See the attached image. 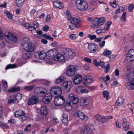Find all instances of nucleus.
<instances>
[{
	"label": "nucleus",
	"mask_w": 134,
	"mask_h": 134,
	"mask_svg": "<svg viewBox=\"0 0 134 134\" xmlns=\"http://www.w3.org/2000/svg\"><path fill=\"white\" fill-rule=\"evenodd\" d=\"M116 1L114 0L113 2H110V5L113 7L115 8L116 7Z\"/></svg>",
	"instance_id": "obj_61"
},
{
	"label": "nucleus",
	"mask_w": 134,
	"mask_h": 134,
	"mask_svg": "<svg viewBox=\"0 0 134 134\" xmlns=\"http://www.w3.org/2000/svg\"><path fill=\"white\" fill-rule=\"evenodd\" d=\"M34 87H35L34 85L31 86H25L24 87L23 89L25 90L30 91L33 90Z\"/></svg>",
	"instance_id": "obj_41"
},
{
	"label": "nucleus",
	"mask_w": 134,
	"mask_h": 134,
	"mask_svg": "<svg viewBox=\"0 0 134 134\" xmlns=\"http://www.w3.org/2000/svg\"><path fill=\"white\" fill-rule=\"evenodd\" d=\"M80 134H88L86 130V127L83 126L80 128Z\"/></svg>",
	"instance_id": "obj_42"
},
{
	"label": "nucleus",
	"mask_w": 134,
	"mask_h": 134,
	"mask_svg": "<svg viewBox=\"0 0 134 134\" xmlns=\"http://www.w3.org/2000/svg\"><path fill=\"white\" fill-rule=\"evenodd\" d=\"M78 91H80V92H79L77 91V93H87L88 92V91L86 89L84 88H82V86H79L78 87L77 89Z\"/></svg>",
	"instance_id": "obj_32"
},
{
	"label": "nucleus",
	"mask_w": 134,
	"mask_h": 134,
	"mask_svg": "<svg viewBox=\"0 0 134 134\" xmlns=\"http://www.w3.org/2000/svg\"><path fill=\"white\" fill-rule=\"evenodd\" d=\"M103 95L104 97H105L107 100H108L109 96V93L107 91H104L103 92Z\"/></svg>",
	"instance_id": "obj_53"
},
{
	"label": "nucleus",
	"mask_w": 134,
	"mask_h": 134,
	"mask_svg": "<svg viewBox=\"0 0 134 134\" xmlns=\"http://www.w3.org/2000/svg\"><path fill=\"white\" fill-rule=\"evenodd\" d=\"M61 120L64 124L66 125H67L68 122V114L66 113H64L61 117Z\"/></svg>",
	"instance_id": "obj_22"
},
{
	"label": "nucleus",
	"mask_w": 134,
	"mask_h": 134,
	"mask_svg": "<svg viewBox=\"0 0 134 134\" xmlns=\"http://www.w3.org/2000/svg\"><path fill=\"white\" fill-rule=\"evenodd\" d=\"M88 134H91L94 130L93 126L91 124H89L85 126Z\"/></svg>",
	"instance_id": "obj_21"
},
{
	"label": "nucleus",
	"mask_w": 134,
	"mask_h": 134,
	"mask_svg": "<svg viewBox=\"0 0 134 134\" xmlns=\"http://www.w3.org/2000/svg\"><path fill=\"white\" fill-rule=\"evenodd\" d=\"M88 37L91 40L95 39L96 37V36L95 35H88Z\"/></svg>",
	"instance_id": "obj_58"
},
{
	"label": "nucleus",
	"mask_w": 134,
	"mask_h": 134,
	"mask_svg": "<svg viewBox=\"0 0 134 134\" xmlns=\"http://www.w3.org/2000/svg\"><path fill=\"white\" fill-rule=\"evenodd\" d=\"M71 103L69 102L67 103L65 106V108L66 110L69 111L72 109V107L71 106Z\"/></svg>",
	"instance_id": "obj_33"
},
{
	"label": "nucleus",
	"mask_w": 134,
	"mask_h": 134,
	"mask_svg": "<svg viewBox=\"0 0 134 134\" xmlns=\"http://www.w3.org/2000/svg\"><path fill=\"white\" fill-rule=\"evenodd\" d=\"M69 58L72 59L75 55V53L73 50L68 49L66 51V54Z\"/></svg>",
	"instance_id": "obj_24"
},
{
	"label": "nucleus",
	"mask_w": 134,
	"mask_h": 134,
	"mask_svg": "<svg viewBox=\"0 0 134 134\" xmlns=\"http://www.w3.org/2000/svg\"><path fill=\"white\" fill-rule=\"evenodd\" d=\"M44 94L42 98V101L45 104H48L51 101L52 96L50 93H45Z\"/></svg>",
	"instance_id": "obj_17"
},
{
	"label": "nucleus",
	"mask_w": 134,
	"mask_h": 134,
	"mask_svg": "<svg viewBox=\"0 0 134 134\" xmlns=\"http://www.w3.org/2000/svg\"><path fill=\"white\" fill-rule=\"evenodd\" d=\"M26 114L21 110H19L14 113V116L16 117H19L22 121H24L26 120Z\"/></svg>",
	"instance_id": "obj_10"
},
{
	"label": "nucleus",
	"mask_w": 134,
	"mask_h": 134,
	"mask_svg": "<svg viewBox=\"0 0 134 134\" xmlns=\"http://www.w3.org/2000/svg\"><path fill=\"white\" fill-rule=\"evenodd\" d=\"M126 87L129 90L134 89V82H127L126 84Z\"/></svg>",
	"instance_id": "obj_28"
},
{
	"label": "nucleus",
	"mask_w": 134,
	"mask_h": 134,
	"mask_svg": "<svg viewBox=\"0 0 134 134\" xmlns=\"http://www.w3.org/2000/svg\"><path fill=\"white\" fill-rule=\"evenodd\" d=\"M134 7V5L133 4H129V10L130 12H131Z\"/></svg>",
	"instance_id": "obj_60"
},
{
	"label": "nucleus",
	"mask_w": 134,
	"mask_h": 134,
	"mask_svg": "<svg viewBox=\"0 0 134 134\" xmlns=\"http://www.w3.org/2000/svg\"><path fill=\"white\" fill-rule=\"evenodd\" d=\"M48 112V110L46 106H42L40 109L41 114L42 116L46 115Z\"/></svg>",
	"instance_id": "obj_23"
},
{
	"label": "nucleus",
	"mask_w": 134,
	"mask_h": 134,
	"mask_svg": "<svg viewBox=\"0 0 134 134\" xmlns=\"http://www.w3.org/2000/svg\"><path fill=\"white\" fill-rule=\"evenodd\" d=\"M65 98L62 96H58L55 97L54 99V103L57 106L62 105L64 103Z\"/></svg>",
	"instance_id": "obj_8"
},
{
	"label": "nucleus",
	"mask_w": 134,
	"mask_h": 134,
	"mask_svg": "<svg viewBox=\"0 0 134 134\" xmlns=\"http://www.w3.org/2000/svg\"><path fill=\"white\" fill-rule=\"evenodd\" d=\"M110 65L109 64H108L106 66L104 67V68H105L104 70V72L107 73L109 71V69H110Z\"/></svg>",
	"instance_id": "obj_48"
},
{
	"label": "nucleus",
	"mask_w": 134,
	"mask_h": 134,
	"mask_svg": "<svg viewBox=\"0 0 134 134\" xmlns=\"http://www.w3.org/2000/svg\"><path fill=\"white\" fill-rule=\"evenodd\" d=\"M60 1H54L53 2V5L54 6L55 8H57L59 9L63 8V6L62 5L61 6H59Z\"/></svg>",
	"instance_id": "obj_35"
},
{
	"label": "nucleus",
	"mask_w": 134,
	"mask_h": 134,
	"mask_svg": "<svg viewBox=\"0 0 134 134\" xmlns=\"http://www.w3.org/2000/svg\"><path fill=\"white\" fill-rule=\"evenodd\" d=\"M88 48L91 53H94L98 49V46L95 44L90 43L88 44Z\"/></svg>",
	"instance_id": "obj_20"
},
{
	"label": "nucleus",
	"mask_w": 134,
	"mask_h": 134,
	"mask_svg": "<svg viewBox=\"0 0 134 134\" xmlns=\"http://www.w3.org/2000/svg\"><path fill=\"white\" fill-rule=\"evenodd\" d=\"M16 101L15 95H11L9 97L8 103L10 104L12 103H15Z\"/></svg>",
	"instance_id": "obj_30"
},
{
	"label": "nucleus",
	"mask_w": 134,
	"mask_h": 134,
	"mask_svg": "<svg viewBox=\"0 0 134 134\" xmlns=\"http://www.w3.org/2000/svg\"><path fill=\"white\" fill-rule=\"evenodd\" d=\"M122 127L124 130L127 131L129 129V126L127 123H122Z\"/></svg>",
	"instance_id": "obj_43"
},
{
	"label": "nucleus",
	"mask_w": 134,
	"mask_h": 134,
	"mask_svg": "<svg viewBox=\"0 0 134 134\" xmlns=\"http://www.w3.org/2000/svg\"><path fill=\"white\" fill-rule=\"evenodd\" d=\"M32 25L33 26V27L35 28V32L36 30V29L38 27L39 23L36 21H34L32 23Z\"/></svg>",
	"instance_id": "obj_46"
},
{
	"label": "nucleus",
	"mask_w": 134,
	"mask_h": 134,
	"mask_svg": "<svg viewBox=\"0 0 134 134\" xmlns=\"http://www.w3.org/2000/svg\"><path fill=\"white\" fill-rule=\"evenodd\" d=\"M42 36L43 37H44L51 41H52L53 40V37L49 35H47L46 34H44L42 35Z\"/></svg>",
	"instance_id": "obj_44"
},
{
	"label": "nucleus",
	"mask_w": 134,
	"mask_h": 134,
	"mask_svg": "<svg viewBox=\"0 0 134 134\" xmlns=\"http://www.w3.org/2000/svg\"><path fill=\"white\" fill-rule=\"evenodd\" d=\"M50 92L51 93L55 95H58V96H61L62 93V90L60 87L58 86L53 87L50 90Z\"/></svg>",
	"instance_id": "obj_13"
},
{
	"label": "nucleus",
	"mask_w": 134,
	"mask_h": 134,
	"mask_svg": "<svg viewBox=\"0 0 134 134\" xmlns=\"http://www.w3.org/2000/svg\"><path fill=\"white\" fill-rule=\"evenodd\" d=\"M8 122L10 124H14L16 122V121L15 119H11L8 121Z\"/></svg>",
	"instance_id": "obj_64"
},
{
	"label": "nucleus",
	"mask_w": 134,
	"mask_h": 134,
	"mask_svg": "<svg viewBox=\"0 0 134 134\" xmlns=\"http://www.w3.org/2000/svg\"><path fill=\"white\" fill-rule=\"evenodd\" d=\"M105 43V41H103L99 44V46L100 47H103L104 46Z\"/></svg>",
	"instance_id": "obj_63"
},
{
	"label": "nucleus",
	"mask_w": 134,
	"mask_h": 134,
	"mask_svg": "<svg viewBox=\"0 0 134 134\" xmlns=\"http://www.w3.org/2000/svg\"><path fill=\"white\" fill-rule=\"evenodd\" d=\"M80 103L82 105L88 104L89 103V101L87 98L81 97L80 98Z\"/></svg>",
	"instance_id": "obj_29"
},
{
	"label": "nucleus",
	"mask_w": 134,
	"mask_h": 134,
	"mask_svg": "<svg viewBox=\"0 0 134 134\" xmlns=\"http://www.w3.org/2000/svg\"><path fill=\"white\" fill-rule=\"evenodd\" d=\"M93 79L91 76H87L84 78V85L89 84L93 81Z\"/></svg>",
	"instance_id": "obj_26"
},
{
	"label": "nucleus",
	"mask_w": 134,
	"mask_h": 134,
	"mask_svg": "<svg viewBox=\"0 0 134 134\" xmlns=\"http://www.w3.org/2000/svg\"><path fill=\"white\" fill-rule=\"evenodd\" d=\"M126 59L128 62H130L134 60V58L133 59L131 57L127 54L126 55Z\"/></svg>",
	"instance_id": "obj_47"
},
{
	"label": "nucleus",
	"mask_w": 134,
	"mask_h": 134,
	"mask_svg": "<svg viewBox=\"0 0 134 134\" xmlns=\"http://www.w3.org/2000/svg\"><path fill=\"white\" fill-rule=\"evenodd\" d=\"M5 39L8 42L12 44H14L17 41L16 37L11 33L6 32L5 34Z\"/></svg>",
	"instance_id": "obj_5"
},
{
	"label": "nucleus",
	"mask_w": 134,
	"mask_h": 134,
	"mask_svg": "<svg viewBox=\"0 0 134 134\" xmlns=\"http://www.w3.org/2000/svg\"><path fill=\"white\" fill-rule=\"evenodd\" d=\"M111 51L109 50L105 51L103 54V55H108L111 54Z\"/></svg>",
	"instance_id": "obj_57"
},
{
	"label": "nucleus",
	"mask_w": 134,
	"mask_h": 134,
	"mask_svg": "<svg viewBox=\"0 0 134 134\" xmlns=\"http://www.w3.org/2000/svg\"><path fill=\"white\" fill-rule=\"evenodd\" d=\"M64 78L63 76H61L55 80V82L56 83H58L62 82L64 81Z\"/></svg>",
	"instance_id": "obj_38"
},
{
	"label": "nucleus",
	"mask_w": 134,
	"mask_h": 134,
	"mask_svg": "<svg viewBox=\"0 0 134 134\" xmlns=\"http://www.w3.org/2000/svg\"><path fill=\"white\" fill-rule=\"evenodd\" d=\"M82 80V76L79 74H77L73 78V82L75 85H78L81 82Z\"/></svg>",
	"instance_id": "obj_18"
},
{
	"label": "nucleus",
	"mask_w": 134,
	"mask_h": 134,
	"mask_svg": "<svg viewBox=\"0 0 134 134\" xmlns=\"http://www.w3.org/2000/svg\"><path fill=\"white\" fill-rule=\"evenodd\" d=\"M102 79L103 80L105 83L107 85V81L109 80L110 79V77L109 75H107L106 76V79L104 77H103L102 78Z\"/></svg>",
	"instance_id": "obj_54"
},
{
	"label": "nucleus",
	"mask_w": 134,
	"mask_h": 134,
	"mask_svg": "<svg viewBox=\"0 0 134 134\" xmlns=\"http://www.w3.org/2000/svg\"><path fill=\"white\" fill-rule=\"evenodd\" d=\"M105 20L106 19L104 18H99L92 25V27L94 28H98L103 25Z\"/></svg>",
	"instance_id": "obj_9"
},
{
	"label": "nucleus",
	"mask_w": 134,
	"mask_h": 134,
	"mask_svg": "<svg viewBox=\"0 0 134 134\" xmlns=\"http://www.w3.org/2000/svg\"><path fill=\"white\" fill-rule=\"evenodd\" d=\"M68 19L75 28H78L81 25L82 23L80 19L78 17H73L70 15L68 10L66 12Z\"/></svg>",
	"instance_id": "obj_2"
},
{
	"label": "nucleus",
	"mask_w": 134,
	"mask_h": 134,
	"mask_svg": "<svg viewBox=\"0 0 134 134\" xmlns=\"http://www.w3.org/2000/svg\"><path fill=\"white\" fill-rule=\"evenodd\" d=\"M21 46L23 49L27 52H32L35 49V46L32 45L31 41L29 39L26 38L22 40Z\"/></svg>",
	"instance_id": "obj_1"
},
{
	"label": "nucleus",
	"mask_w": 134,
	"mask_h": 134,
	"mask_svg": "<svg viewBox=\"0 0 134 134\" xmlns=\"http://www.w3.org/2000/svg\"><path fill=\"white\" fill-rule=\"evenodd\" d=\"M75 72V67L73 65L69 66L67 68L66 75L69 77L73 76Z\"/></svg>",
	"instance_id": "obj_12"
},
{
	"label": "nucleus",
	"mask_w": 134,
	"mask_h": 134,
	"mask_svg": "<svg viewBox=\"0 0 134 134\" xmlns=\"http://www.w3.org/2000/svg\"><path fill=\"white\" fill-rule=\"evenodd\" d=\"M111 23L112 22L111 21L108 22L106 24L104 28L103 29V30L105 31L108 30Z\"/></svg>",
	"instance_id": "obj_36"
},
{
	"label": "nucleus",
	"mask_w": 134,
	"mask_h": 134,
	"mask_svg": "<svg viewBox=\"0 0 134 134\" xmlns=\"http://www.w3.org/2000/svg\"><path fill=\"white\" fill-rule=\"evenodd\" d=\"M59 45V43L56 41H54L51 44V46L53 47H57Z\"/></svg>",
	"instance_id": "obj_59"
},
{
	"label": "nucleus",
	"mask_w": 134,
	"mask_h": 134,
	"mask_svg": "<svg viewBox=\"0 0 134 134\" xmlns=\"http://www.w3.org/2000/svg\"><path fill=\"white\" fill-rule=\"evenodd\" d=\"M73 113L76 115L79 120H86L88 119V117L81 110L78 109V107L76 105L72 110Z\"/></svg>",
	"instance_id": "obj_3"
},
{
	"label": "nucleus",
	"mask_w": 134,
	"mask_h": 134,
	"mask_svg": "<svg viewBox=\"0 0 134 134\" xmlns=\"http://www.w3.org/2000/svg\"><path fill=\"white\" fill-rule=\"evenodd\" d=\"M68 98L70 101L69 102L72 104H76L78 102V98L73 93H70L69 95Z\"/></svg>",
	"instance_id": "obj_15"
},
{
	"label": "nucleus",
	"mask_w": 134,
	"mask_h": 134,
	"mask_svg": "<svg viewBox=\"0 0 134 134\" xmlns=\"http://www.w3.org/2000/svg\"><path fill=\"white\" fill-rule=\"evenodd\" d=\"M2 83L3 85V88L5 90L8 87L7 82L5 80H2Z\"/></svg>",
	"instance_id": "obj_50"
},
{
	"label": "nucleus",
	"mask_w": 134,
	"mask_h": 134,
	"mask_svg": "<svg viewBox=\"0 0 134 134\" xmlns=\"http://www.w3.org/2000/svg\"><path fill=\"white\" fill-rule=\"evenodd\" d=\"M39 101L38 97L37 96H34L31 97L29 99L28 101V104L29 105H33L37 103Z\"/></svg>",
	"instance_id": "obj_16"
},
{
	"label": "nucleus",
	"mask_w": 134,
	"mask_h": 134,
	"mask_svg": "<svg viewBox=\"0 0 134 134\" xmlns=\"http://www.w3.org/2000/svg\"><path fill=\"white\" fill-rule=\"evenodd\" d=\"M105 116L101 115L98 114H96L95 116V119L97 121L103 123H105Z\"/></svg>",
	"instance_id": "obj_25"
},
{
	"label": "nucleus",
	"mask_w": 134,
	"mask_h": 134,
	"mask_svg": "<svg viewBox=\"0 0 134 134\" xmlns=\"http://www.w3.org/2000/svg\"><path fill=\"white\" fill-rule=\"evenodd\" d=\"M46 21L47 23H50L52 21V18L49 15H48L46 18Z\"/></svg>",
	"instance_id": "obj_56"
},
{
	"label": "nucleus",
	"mask_w": 134,
	"mask_h": 134,
	"mask_svg": "<svg viewBox=\"0 0 134 134\" xmlns=\"http://www.w3.org/2000/svg\"><path fill=\"white\" fill-rule=\"evenodd\" d=\"M31 57L30 54L29 53H24L23 54L22 59H29Z\"/></svg>",
	"instance_id": "obj_34"
},
{
	"label": "nucleus",
	"mask_w": 134,
	"mask_h": 134,
	"mask_svg": "<svg viewBox=\"0 0 134 134\" xmlns=\"http://www.w3.org/2000/svg\"><path fill=\"white\" fill-rule=\"evenodd\" d=\"M76 4L78 9L80 11H84L88 7V4L86 1L83 0H76Z\"/></svg>",
	"instance_id": "obj_4"
},
{
	"label": "nucleus",
	"mask_w": 134,
	"mask_h": 134,
	"mask_svg": "<svg viewBox=\"0 0 134 134\" xmlns=\"http://www.w3.org/2000/svg\"><path fill=\"white\" fill-rule=\"evenodd\" d=\"M20 90V88L18 87H12L8 90V92H13L16 91H18Z\"/></svg>",
	"instance_id": "obj_39"
},
{
	"label": "nucleus",
	"mask_w": 134,
	"mask_h": 134,
	"mask_svg": "<svg viewBox=\"0 0 134 134\" xmlns=\"http://www.w3.org/2000/svg\"><path fill=\"white\" fill-rule=\"evenodd\" d=\"M69 37L72 40H74L77 38L78 35L76 34H71L70 35Z\"/></svg>",
	"instance_id": "obj_52"
},
{
	"label": "nucleus",
	"mask_w": 134,
	"mask_h": 134,
	"mask_svg": "<svg viewBox=\"0 0 134 134\" xmlns=\"http://www.w3.org/2000/svg\"><path fill=\"white\" fill-rule=\"evenodd\" d=\"M35 94L40 97L42 96L47 92V90L43 87H37L34 90Z\"/></svg>",
	"instance_id": "obj_7"
},
{
	"label": "nucleus",
	"mask_w": 134,
	"mask_h": 134,
	"mask_svg": "<svg viewBox=\"0 0 134 134\" xmlns=\"http://www.w3.org/2000/svg\"><path fill=\"white\" fill-rule=\"evenodd\" d=\"M54 60L55 61L64 62L65 61V59L64 55L60 54H58L54 57Z\"/></svg>",
	"instance_id": "obj_19"
},
{
	"label": "nucleus",
	"mask_w": 134,
	"mask_h": 134,
	"mask_svg": "<svg viewBox=\"0 0 134 134\" xmlns=\"http://www.w3.org/2000/svg\"><path fill=\"white\" fill-rule=\"evenodd\" d=\"M26 63V61L23 62L20 59H18L16 62V64H9L6 67L5 69L7 70L10 68H13L15 67H18L22 66L23 65Z\"/></svg>",
	"instance_id": "obj_6"
},
{
	"label": "nucleus",
	"mask_w": 134,
	"mask_h": 134,
	"mask_svg": "<svg viewBox=\"0 0 134 134\" xmlns=\"http://www.w3.org/2000/svg\"><path fill=\"white\" fill-rule=\"evenodd\" d=\"M5 13L6 14L7 17L10 19H12L13 18V15L10 12L8 11H6L5 12Z\"/></svg>",
	"instance_id": "obj_51"
},
{
	"label": "nucleus",
	"mask_w": 134,
	"mask_h": 134,
	"mask_svg": "<svg viewBox=\"0 0 134 134\" xmlns=\"http://www.w3.org/2000/svg\"><path fill=\"white\" fill-rule=\"evenodd\" d=\"M124 102V98L122 97L118 98L117 100L115 105L117 106H120L122 105Z\"/></svg>",
	"instance_id": "obj_31"
},
{
	"label": "nucleus",
	"mask_w": 134,
	"mask_h": 134,
	"mask_svg": "<svg viewBox=\"0 0 134 134\" xmlns=\"http://www.w3.org/2000/svg\"><path fill=\"white\" fill-rule=\"evenodd\" d=\"M16 2L17 6L18 7L22 6L24 2V0H16Z\"/></svg>",
	"instance_id": "obj_40"
},
{
	"label": "nucleus",
	"mask_w": 134,
	"mask_h": 134,
	"mask_svg": "<svg viewBox=\"0 0 134 134\" xmlns=\"http://www.w3.org/2000/svg\"><path fill=\"white\" fill-rule=\"evenodd\" d=\"M15 96L16 101L21 100L22 98V95L20 93H17Z\"/></svg>",
	"instance_id": "obj_49"
},
{
	"label": "nucleus",
	"mask_w": 134,
	"mask_h": 134,
	"mask_svg": "<svg viewBox=\"0 0 134 134\" xmlns=\"http://www.w3.org/2000/svg\"><path fill=\"white\" fill-rule=\"evenodd\" d=\"M126 12H124L121 17V20L123 22L126 21Z\"/></svg>",
	"instance_id": "obj_45"
},
{
	"label": "nucleus",
	"mask_w": 134,
	"mask_h": 134,
	"mask_svg": "<svg viewBox=\"0 0 134 134\" xmlns=\"http://www.w3.org/2000/svg\"><path fill=\"white\" fill-rule=\"evenodd\" d=\"M49 29V27L48 25H45L43 26L42 28L43 30L45 31H48Z\"/></svg>",
	"instance_id": "obj_62"
},
{
	"label": "nucleus",
	"mask_w": 134,
	"mask_h": 134,
	"mask_svg": "<svg viewBox=\"0 0 134 134\" xmlns=\"http://www.w3.org/2000/svg\"><path fill=\"white\" fill-rule=\"evenodd\" d=\"M62 86L65 91L68 92L70 90L72 87V83L70 81L64 82L62 83Z\"/></svg>",
	"instance_id": "obj_11"
},
{
	"label": "nucleus",
	"mask_w": 134,
	"mask_h": 134,
	"mask_svg": "<svg viewBox=\"0 0 134 134\" xmlns=\"http://www.w3.org/2000/svg\"><path fill=\"white\" fill-rule=\"evenodd\" d=\"M132 75V73L131 72H129L125 75V77L126 79L128 80H131V79H133Z\"/></svg>",
	"instance_id": "obj_37"
},
{
	"label": "nucleus",
	"mask_w": 134,
	"mask_h": 134,
	"mask_svg": "<svg viewBox=\"0 0 134 134\" xmlns=\"http://www.w3.org/2000/svg\"><path fill=\"white\" fill-rule=\"evenodd\" d=\"M35 57L37 59H40L42 60L44 59L47 56L46 53L43 51L36 52L34 54Z\"/></svg>",
	"instance_id": "obj_14"
},
{
	"label": "nucleus",
	"mask_w": 134,
	"mask_h": 134,
	"mask_svg": "<svg viewBox=\"0 0 134 134\" xmlns=\"http://www.w3.org/2000/svg\"><path fill=\"white\" fill-rule=\"evenodd\" d=\"M105 123L108 122L110 119L113 118V116H108L107 117L105 116Z\"/></svg>",
	"instance_id": "obj_55"
},
{
	"label": "nucleus",
	"mask_w": 134,
	"mask_h": 134,
	"mask_svg": "<svg viewBox=\"0 0 134 134\" xmlns=\"http://www.w3.org/2000/svg\"><path fill=\"white\" fill-rule=\"evenodd\" d=\"M57 52V51L55 49H53L49 50L46 53L47 55L49 57H52L56 54Z\"/></svg>",
	"instance_id": "obj_27"
}]
</instances>
